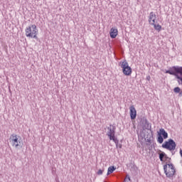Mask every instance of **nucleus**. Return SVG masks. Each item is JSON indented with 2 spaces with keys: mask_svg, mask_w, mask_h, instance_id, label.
<instances>
[{
  "mask_svg": "<svg viewBox=\"0 0 182 182\" xmlns=\"http://www.w3.org/2000/svg\"><path fill=\"white\" fill-rule=\"evenodd\" d=\"M165 73H168L169 75H172L175 76L177 79V82L178 85H182V67L180 66H173L169 68V70H166Z\"/></svg>",
  "mask_w": 182,
  "mask_h": 182,
  "instance_id": "nucleus-1",
  "label": "nucleus"
},
{
  "mask_svg": "<svg viewBox=\"0 0 182 182\" xmlns=\"http://www.w3.org/2000/svg\"><path fill=\"white\" fill-rule=\"evenodd\" d=\"M26 36L27 38H33V39H38V27L36 25L31 24L29 26L26 27L25 29Z\"/></svg>",
  "mask_w": 182,
  "mask_h": 182,
  "instance_id": "nucleus-2",
  "label": "nucleus"
},
{
  "mask_svg": "<svg viewBox=\"0 0 182 182\" xmlns=\"http://www.w3.org/2000/svg\"><path fill=\"white\" fill-rule=\"evenodd\" d=\"M164 173L168 178H171L176 174V169L173 164H166L164 166Z\"/></svg>",
  "mask_w": 182,
  "mask_h": 182,
  "instance_id": "nucleus-3",
  "label": "nucleus"
},
{
  "mask_svg": "<svg viewBox=\"0 0 182 182\" xmlns=\"http://www.w3.org/2000/svg\"><path fill=\"white\" fill-rule=\"evenodd\" d=\"M119 66L122 69V73L125 76H130L132 75V68L129 66V63L126 60L119 63Z\"/></svg>",
  "mask_w": 182,
  "mask_h": 182,
  "instance_id": "nucleus-4",
  "label": "nucleus"
},
{
  "mask_svg": "<svg viewBox=\"0 0 182 182\" xmlns=\"http://www.w3.org/2000/svg\"><path fill=\"white\" fill-rule=\"evenodd\" d=\"M107 129V136L109 137V140H112L114 142H115L116 144H117V143H119V141L117 140L116 136H114V134L116 133V127L109 125Z\"/></svg>",
  "mask_w": 182,
  "mask_h": 182,
  "instance_id": "nucleus-5",
  "label": "nucleus"
},
{
  "mask_svg": "<svg viewBox=\"0 0 182 182\" xmlns=\"http://www.w3.org/2000/svg\"><path fill=\"white\" fill-rule=\"evenodd\" d=\"M176 146L177 145L174 140L171 139H169L162 144L163 149H166V150H169V151H173V150L176 149Z\"/></svg>",
  "mask_w": 182,
  "mask_h": 182,
  "instance_id": "nucleus-6",
  "label": "nucleus"
},
{
  "mask_svg": "<svg viewBox=\"0 0 182 182\" xmlns=\"http://www.w3.org/2000/svg\"><path fill=\"white\" fill-rule=\"evenodd\" d=\"M21 137L15 134H11L10 136V141L14 147H19L21 146Z\"/></svg>",
  "mask_w": 182,
  "mask_h": 182,
  "instance_id": "nucleus-7",
  "label": "nucleus"
},
{
  "mask_svg": "<svg viewBox=\"0 0 182 182\" xmlns=\"http://www.w3.org/2000/svg\"><path fill=\"white\" fill-rule=\"evenodd\" d=\"M129 113H130V117L132 120H134L137 116V111L136 110V108L134 105H132L129 107Z\"/></svg>",
  "mask_w": 182,
  "mask_h": 182,
  "instance_id": "nucleus-8",
  "label": "nucleus"
},
{
  "mask_svg": "<svg viewBox=\"0 0 182 182\" xmlns=\"http://www.w3.org/2000/svg\"><path fill=\"white\" fill-rule=\"evenodd\" d=\"M156 19H157V16L154 12L151 11L149 16V23L150 25H154V23H156Z\"/></svg>",
  "mask_w": 182,
  "mask_h": 182,
  "instance_id": "nucleus-9",
  "label": "nucleus"
},
{
  "mask_svg": "<svg viewBox=\"0 0 182 182\" xmlns=\"http://www.w3.org/2000/svg\"><path fill=\"white\" fill-rule=\"evenodd\" d=\"M118 33H119V31L117 30V28H112L110 29L109 35L112 39H114V38H116V36H117Z\"/></svg>",
  "mask_w": 182,
  "mask_h": 182,
  "instance_id": "nucleus-10",
  "label": "nucleus"
},
{
  "mask_svg": "<svg viewBox=\"0 0 182 182\" xmlns=\"http://www.w3.org/2000/svg\"><path fill=\"white\" fill-rule=\"evenodd\" d=\"M159 136H162L164 139H168V134L166 132V130L163 128L159 129V132H158Z\"/></svg>",
  "mask_w": 182,
  "mask_h": 182,
  "instance_id": "nucleus-11",
  "label": "nucleus"
},
{
  "mask_svg": "<svg viewBox=\"0 0 182 182\" xmlns=\"http://www.w3.org/2000/svg\"><path fill=\"white\" fill-rule=\"evenodd\" d=\"M159 160L161 161H164V160H170V158H168L167 156V155L166 154V153L162 152L161 154H159Z\"/></svg>",
  "mask_w": 182,
  "mask_h": 182,
  "instance_id": "nucleus-12",
  "label": "nucleus"
},
{
  "mask_svg": "<svg viewBox=\"0 0 182 182\" xmlns=\"http://www.w3.org/2000/svg\"><path fill=\"white\" fill-rule=\"evenodd\" d=\"M142 123L144 124V129H146V130H150V129H151V125H150L147 119L144 120Z\"/></svg>",
  "mask_w": 182,
  "mask_h": 182,
  "instance_id": "nucleus-13",
  "label": "nucleus"
},
{
  "mask_svg": "<svg viewBox=\"0 0 182 182\" xmlns=\"http://www.w3.org/2000/svg\"><path fill=\"white\" fill-rule=\"evenodd\" d=\"M152 26L154 27V29H156V31H158V32H160V31H161V26L160 24H156V23H154V24H152Z\"/></svg>",
  "mask_w": 182,
  "mask_h": 182,
  "instance_id": "nucleus-14",
  "label": "nucleus"
},
{
  "mask_svg": "<svg viewBox=\"0 0 182 182\" xmlns=\"http://www.w3.org/2000/svg\"><path fill=\"white\" fill-rule=\"evenodd\" d=\"M114 170H116V168H114V166H109L108 168L107 175L109 176V174H112V173H113V171H114Z\"/></svg>",
  "mask_w": 182,
  "mask_h": 182,
  "instance_id": "nucleus-15",
  "label": "nucleus"
},
{
  "mask_svg": "<svg viewBox=\"0 0 182 182\" xmlns=\"http://www.w3.org/2000/svg\"><path fill=\"white\" fill-rule=\"evenodd\" d=\"M157 141L160 144H161L163 143V141H164V139L163 138V136L161 135H159Z\"/></svg>",
  "mask_w": 182,
  "mask_h": 182,
  "instance_id": "nucleus-16",
  "label": "nucleus"
},
{
  "mask_svg": "<svg viewBox=\"0 0 182 182\" xmlns=\"http://www.w3.org/2000/svg\"><path fill=\"white\" fill-rule=\"evenodd\" d=\"M181 90L180 89V87H175L174 89H173V92H175V93H180V91H181Z\"/></svg>",
  "mask_w": 182,
  "mask_h": 182,
  "instance_id": "nucleus-17",
  "label": "nucleus"
},
{
  "mask_svg": "<svg viewBox=\"0 0 182 182\" xmlns=\"http://www.w3.org/2000/svg\"><path fill=\"white\" fill-rule=\"evenodd\" d=\"M97 174H98V176H102V174H103V170L102 169L98 170Z\"/></svg>",
  "mask_w": 182,
  "mask_h": 182,
  "instance_id": "nucleus-18",
  "label": "nucleus"
},
{
  "mask_svg": "<svg viewBox=\"0 0 182 182\" xmlns=\"http://www.w3.org/2000/svg\"><path fill=\"white\" fill-rule=\"evenodd\" d=\"M180 155H181V157H182V149L180 150Z\"/></svg>",
  "mask_w": 182,
  "mask_h": 182,
  "instance_id": "nucleus-19",
  "label": "nucleus"
},
{
  "mask_svg": "<svg viewBox=\"0 0 182 182\" xmlns=\"http://www.w3.org/2000/svg\"><path fill=\"white\" fill-rule=\"evenodd\" d=\"M147 80H150V76L146 77Z\"/></svg>",
  "mask_w": 182,
  "mask_h": 182,
  "instance_id": "nucleus-20",
  "label": "nucleus"
},
{
  "mask_svg": "<svg viewBox=\"0 0 182 182\" xmlns=\"http://www.w3.org/2000/svg\"><path fill=\"white\" fill-rule=\"evenodd\" d=\"M119 149H122V145H121V146H119Z\"/></svg>",
  "mask_w": 182,
  "mask_h": 182,
  "instance_id": "nucleus-21",
  "label": "nucleus"
},
{
  "mask_svg": "<svg viewBox=\"0 0 182 182\" xmlns=\"http://www.w3.org/2000/svg\"><path fill=\"white\" fill-rule=\"evenodd\" d=\"M128 180H129V181H130V177H128Z\"/></svg>",
  "mask_w": 182,
  "mask_h": 182,
  "instance_id": "nucleus-22",
  "label": "nucleus"
}]
</instances>
